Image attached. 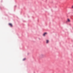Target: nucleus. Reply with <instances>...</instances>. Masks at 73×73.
Here are the masks:
<instances>
[{"label":"nucleus","mask_w":73,"mask_h":73,"mask_svg":"<svg viewBox=\"0 0 73 73\" xmlns=\"http://www.w3.org/2000/svg\"><path fill=\"white\" fill-rule=\"evenodd\" d=\"M47 34V33H45L43 34V36H45Z\"/></svg>","instance_id":"7ed1b4c3"},{"label":"nucleus","mask_w":73,"mask_h":73,"mask_svg":"<svg viewBox=\"0 0 73 73\" xmlns=\"http://www.w3.org/2000/svg\"><path fill=\"white\" fill-rule=\"evenodd\" d=\"M49 42V40H46V43H48Z\"/></svg>","instance_id":"20e7f679"},{"label":"nucleus","mask_w":73,"mask_h":73,"mask_svg":"<svg viewBox=\"0 0 73 73\" xmlns=\"http://www.w3.org/2000/svg\"><path fill=\"white\" fill-rule=\"evenodd\" d=\"M71 8V9H73V5H72V6Z\"/></svg>","instance_id":"39448f33"},{"label":"nucleus","mask_w":73,"mask_h":73,"mask_svg":"<svg viewBox=\"0 0 73 73\" xmlns=\"http://www.w3.org/2000/svg\"><path fill=\"white\" fill-rule=\"evenodd\" d=\"M67 22L68 23L70 22V20L68 18L67 20Z\"/></svg>","instance_id":"f257e3e1"},{"label":"nucleus","mask_w":73,"mask_h":73,"mask_svg":"<svg viewBox=\"0 0 73 73\" xmlns=\"http://www.w3.org/2000/svg\"><path fill=\"white\" fill-rule=\"evenodd\" d=\"M9 25L11 27H13V25L12 24L9 23Z\"/></svg>","instance_id":"f03ea898"},{"label":"nucleus","mask_w":73,"mask_h":73,"mask_svg":"<svg viewBox=\"0 0 73 73\" xmlns=\"http://www.w3.org/2000/svg\"><path fill=\"white\" fill-rule=\"evenodd\" d=\"M26 60V59H25V58H24V59H23V61H24L25 60Z\"/></svg>","instance_id":"423d86ee"}]
</instances>
